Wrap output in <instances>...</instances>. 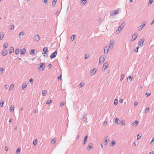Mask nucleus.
Segmentation results:
<instances>
[{
    "label": "nucleus",
    "mask_w": 154,
    "mask_h": 154,
    "mask_svg": "<svg viewBox=\"0 0 154 154\" xmlns=\"http://www.w3.org/2000/svg\"><path fill=\"white\" fill-rule=\"evenodd\" d=\"M118 103V101L117 99H115L114 101V104L115 105H116Z\"/></svg>",
    "instance_id": "b1692460"
},
{
    "label": "nucleus",
    "mask_w": 154,
    "mask_h": 154,
    "mask_svg": "<svg viewBox=\"0 0 154 154\" xmlns=\"http://www.w3.org/2000/svg\"><path fill=\"white\" fill-rule=\"evenodd\" d=\"M51 64H49L48 65V67L50 68H51Z\"/></svg>",
    "instance_id": "338daca9"
},
{
    "label": "nucleus",
    "mask_w": 154,
    "mask_h": 154,
    "mask_svg": "<svg viewBox=\"0 0 154 154\" xmlns=\"http://www.w3.org/2000/svg\"><path fill=\"white\" fill-rule=\"evenodd\" d=\"M3 68H1L0 69V74H2L3 72Z\"/></svg>",
    "instance_id": "58836bf2"
},
{
    "label": "nucleus",
    "mask_w": 154,
    "mask_h": 154,
    "mask_svg": "<svg viewBox=\"0 0 154 154\" xmlns=\"http://www.w3.org/2000/svg\"><path fill=\"white\" fill-rule=\"evenodd\" d=\"M139 48V47H137V51H136V52H137L138 51V48Z\"/></svg>",
    "instance_id": "69168bd1"
},
{
    "label": "nucleus",
    "mask_w": 154,
    "mask_h": 154,
    "mask_svg": "<svg viewBox=\"0 0 154 154\" xmlns=\"http://www.w3.org/2000/svg\"><path fill=\"white\" fill-rule=\"evenodd\" d=\"M5 149L6 151H7L8 150V148L7 147H5Z\"/></svg>",
    "instance_id": "e2e57ef3"
},
{
    "label": "nucleus",
    "mask_w": 154,
    "mask_h": 154,
    "mask_svg": "<svg viewBox=\"0 0 154 154\" xmlns=\"http://www.w3.org/2000/svg\"><path fill=\"white\" fill-rule=\"evenodd\" d=\"M37 140H34V141L33 142V144H34L35 145L37 144Z\"/></svg>",
    "instance_id": "c9c22d12"
},
{
    "label": "nucleus",
    "mask_w": 154,
    "mask_h": 154,
    "mask_svg": "<svg viewBox=\"0 0 154 154\" xmlns=\"http://www.w3.org/2000/svg\"><path fill=\"white\" fill-rule=\"evenodd\" d=\"M109 64L108 62H105L103 65V67L104 68V69H107L108 66Z\"/></svg>",
    "instance_id": "6e6552de"
},
{
    "label": "nucleus",
    "mask_w": 154,
    "mask_h": 154,
    "mask_svg": "<svg viewBox=\"0 0 154 154\" xmlns=\"http://www.w3.org/2000/svg\"><path fill=\"white\" fill-rule=\"evenodd\" d=\"M56 139L55 138H54L51 140V143H53V144H54L55 143V142H56Z\"/></svg>",
    "instance_id": "4be33fe9"
},
{
    "label": "nucleus",
    "mask_w": 154,
    "mask_h": 154,
    "mask_svg": "<svg viewBox=\"0 0 154 154\" xmlns=\"http://www.w3.org/2000/svg\"><path fill=\"white\" fill-rule=\"evenodd\" d=\"M5 88L6 89H7L8 88V86L7 85H5Z\"/></svg>",
    "instance_id": "0e129e2a"
},
{
    "label": "nucleus",
    "mask_w": 154,
    "mask_h": 154,
    "mask_svg": "<svg viewBox=\"0 0 154 154\" xmlns=\"http://www.w3.org/2000/svg\"><path fill=\"white\" fill-rule=\"evenodd\" d=\"M4 103V101H1V103H0V105L1 107H3V105Z\"/></svg>",
    "instance_id": "473e14b6"
},
{
    "label": "nucleus",
    "mask_w": 154,
    "mask_h": 154,
    "mask_svg": "<svg viewBox=\"0 0 154 154\" xmlns=\"http://www.w3.org/2000/svg\"><path fill=\"white\" fill-rule=\"evenodd\" d=\"M149 110V108L147 107L146 108L145 110V112H148Z\"/></svg>",
    "instance_id": "ea45409f"
},
{
    "label": "nucleus",
    "mask_w": 154,
    "mask_h": 154,
    "mask_svg": "<svg viewBox=\"0 0 154 154\" xmlns=\"http://www.w3.org/2000/svg\"><path fill=\"white\" fill-rule=\"evenodd\" d=\"M125 25L124 23H122L120 27H119L118 29L116 31V32L117 33H119V32L120 31L122 30V29L123 27Z\"/></svg>",
    "instance_id": "7ed1b4c3"
},
{
    "label": "nucleus",
    "mask_w": 154,
    "mask_h": 154,
    "mask_svg": "<svg viewBox=\"0 0 154 154\" xmlns=\"http://www.w3.org/2000/svg\"><path fill=\"white\" fill-rule=\"evenodd\" d=\"M14 28V26L13 25H11L10 26V29H13Z\"/></svg>",
    "instance_id": "de8ad7c7"
},
{
    "label": "nucleus",
    "mask_w": 154,
    "mask_h": 154,
    "mask_svg": "<svg viewBox=\"0 0 154 154\" xmlns=\"http://www.w3.org/2000/svg\"><path fill=\"white\" fill-rule=\"evenodd\" d=\"M88 147L89 148V149H90L92 148H93L92 144L91 143L90 144L88 145Z\"/></svg>",
    "instance_id": "7c9ffc66"
},
{
    "label": "nucleus",
    "mask_w": 154,
    "mask_h": 154,
    "mask_svg": "<svg viewBox=\"0 0 154 154\" xmlns=\"http://www.w3.org/2000/svg\"><path fill=\"white\" fill-rule=\"evenodd\" d=\"M121 124L122 125H125V123L124 122V121H122L121 122Z\"/></svg>",
    "instance_id": "603ef678"
},
{
    "label": "nucleus",
    "mask_w": 154,
    "mask_h": 154,
    "mask_svg": "<svg viewBox=\"0 0 154 154\" xmlns=\"http://www.w3.org/2000/svg\"><path fill=\"white\" fill-rule=\"evenodd\" d=\"M20 37L24 35V32H20L19 34Z\"/></svg>",
    "instance_id": "393cba45"
},
{
    "label": "nucleus",
    "mask_w": 154,
    "mask_h": 154,
    "mask_svg": "<svg viewBox=\"0 0 154 154\" xmlns=\"http://www.w3.org/2000/svg\"><path fill=\"white\" fill-rule=\"evenodd\" d=\"M124 76H125V75L124 74H123L121 75V79H120V80H122L123 79Z\"/></svg>",
    "instance_id": "2f4dec72"
},
{
    "label": "nucleus",
    "mask_w": 154,
    "mask_h": 154,
    "mask_svg": "<svg viewBox=\"0 0 154 154\" xmlns=\"http://www.w3.org/2000/svg\"><path fill=\"white\" fill-rule=\"evenodd\" d=\"M64 102H61L60 104V106H63V105H64Z\"/></svg>",
    "instance_id": "a18cd8bd"
},
{
    "label": "nucleus",
    "mask_w": 154,
    "mask_h": 154,
    "mask_svg": "<svg viewBox=\"0 0 154 154\" xmlns=\"http://www.w3.org/2000/svg\"><path fill=\"white\" fill-rule=\"evenodd\" d=\"M48 51V48L47 47H45L43 48V54H46V52Z\"/></svg>",
    "instance_id": "9b49d317"
},
{
    "label": "nucleus",
    "mask_w": 154,
    "mask_h": 154,
    "mask_svg": "<svg viewBox=\"0 0 154 154\" xmlns=\"http://www.w3.org/2000/svg\"><path fill=\"white\" fill-rule=\"evenodd\" d=\"M138 35H136L135 34L132 37V38L131 40V41H134L137 38V37Z\"/></svg>",
    "instance_id": "1a4fd4ad"
},
{
    "label": "nucleus",
    "mask_w": 154,
    "mask_h": 154,
    "mask_svg": "<svg viewBox=\"0 0 154 154\" xmlns=\"http://www.w3.org/2000/svg\"><path fill=\"white\" fill-rule=\"evenodd\" d=\"M138 104V103L137 102H135L134 103V105L135 106H136Z\"/></svg>",
    "instance_id": "bf43d9fd"
},
{
    "label": "nucleus",
    "mask_w": 154,
    "mask_h": 154,
    "mask_svg": "<svg viewBox=\"0 0 154 154\" xmlns=\"http://www.w3.org/2000/svg\"><path fill=\"white\" fill-rule=\"evenodd\" d=\"M105 60V57L104 56H101L99 59V63H100L101 62L103 63L104 62Z\"/></svg>",
    "instance_id": "0eeeda50"
},
{
    "label": "nucleus",
    "mask_w": 154,
    "mask_h": 154,
    "mask_svg": "<svg viewBox=\"0 0 154 154\" xmlns=\"http://www.w3.org/2000/svg\"><path fill=\"white\" fill-rule=\"evenodd\" d=\"M88 138V136H86L84 138V144H85L87 140V139Z\"/></svg>",
    "instance_id": "412c9836"
},
{
    "label": "nucleus",
    "mask_w": 154,
    "mask_h": 154,
    "mask_svg": "<svg viewBox=\"0 0 154 154\" xmlns=\"http://www.w3.org/2000/svg\"><path fill=\"white\" fill-rule=\"evenodd\" d=\"M110 43L109 47V48H112L114 44V42L112 41H110Z\"/></svg>",
    "instance_id": "9d476101"
},
{
    "label": "nucleus",
    "mask_w": 154,
    "mask_h": 154,
    "mask_svg": "<svg viewBox=\"0 0 154 154\" xmlns=\"http://www.w3.org/2000/svg\"><path fill=\"white\" fill-rule=\"evenodd\" d=\"M34 39L35 40L38 41L40 39V37L38 35H35L34 37Z\"/></svg>",
    "instance_id": "423d86ee"
},
{
    "label": "nucleus",
    "mask_w": 154,
    "mask_h": 154,
    "mask_svg": "<svg viewBox=\"0 0 154 154\" xmlns=\"http://www.w3.org/2000/svg\"><path fill=\"white\" fill-rule=\"evenodd\" d=\"M146 22H143V23L140 26V27L141 28V29L143 27H144V26H145V25H146Z\"/></svg>",
    "instance_id": "4468645a"
},
{
    "label": "nucleus",
    "mask_w": 154,
    "mask_h": 154,
    "mask_svg": "<svg viewBox=\"0 0 154 154\" xmlns=\"http://www.w3.org/2000/svg\"><path fill=\"white\" fill-rule=\"evenodd\" d=\"M27 86V85L26 83H24L23 85H22V88L23 89H24V88H26Z\"/></svg>",
    "instance_id": "a878e982"
},
{
    "label": "nucleus",
    "mask_w": 154,
    "mask_h": 154,
    "mask_svg": "<svg viewBox=\"0 0 154 154\" xmlns=\"http://www.w3.org/2000/svg\"><path fill=\"white\" fill-rule=\"evenodd\" d=\"M33 79H32V78H31L29 80V81L31 82H33Z\"/></svg>",
    "instance_id": "5fc2aeb1"
},
{
    "label": "nucleus",
    "mask_w": 154,
    "mask_h": 154,
    "mask_svg": "<svg viewBox=\"0 0 154 154\" xmlns=\"http://www.w3.org/2000/svg\"><path fill=\"white\" fill-rule=\"evenodd\" d=\"M153 2V0H149V3L150 4V5Z\"/></svg>",
    "instance_id": "8fccbe9b"
},
{
    "label": "nucleus",
    "mask_w": 154,
    "mask_h": 154,
    "mask_svg": "<svg viewBox=\"0 0 154 154\" xmlns=\"http://www.w3.org/2000/svg\"><path fill=\"white\" fill-rule=\"evenodd\" d=\"M88 55H87L86 54L85 55V58L87 59L88 57Z\"/></svg>",
    "instance_id": "052dcab7"
},
{
    "label": "nucleus",
    "mask_w": 154,
    "mask_h": 154,
    "mask_svg": "<svg viewBox=\"0 0 154 154\" xmlns=\"http://www.w3.org/2000/svg\"><path fill=\"white\" fill-rule=\"evenodd\" d=\"M14 106H11L10 108V111L11 112H13L14 111Z\"/></svg>",
    "instance_id": "aec40b11"
},
{
    "label": "nucleus",
    "mask_w": 154,
    "mask_h": 154,
    "mask_svg": "<svg viewBox=\"0 0 154 154\" xmlns=\"http://www.w3.org/2000/svg\"><path fill=\"white\" fill-rule=\"evenodd\" d=\"M14 51V48L13 47H11L10 49V54H11Z\"/></svg>",
    "instance_id": "2eb2a0df"
},
{
    "label": "nucleus",
    "mask_w": 154,
    "mask_h": 154,
    "mask_svg": "<svg viewBox=\"0 0 154 154\" xmlns=\"http://www.w3.org/2000/svg\"><path fill=\"white\" fill-rule=\"evenodd\" d=\"M7 54V51L6 50L3 51L2 52V54L3 56H5Z\"/></svg>",
    "instance_id": "ddd939ff"
},
{
    "label": "nucleus",
    "mask_w": 154,
    "mask_h": 154,
    "mask_svg": "<svg viewBox=\"0 0 154 154\" xmlns=\"http://www.w3.org/2000/svg\"><path fill=\"white\" fill-rule=\"evenodd\" d=\"M8 46V44L7 43H5L4 45V48H7Z\"/></svg>",
    "instance_id": "e433bc0d"
},
{
    "label": "nucleus",
    "mask_w": 154,
    "mask_h": 154,
    "mask_svg": "<svg viewBox=\"0 0 154 154\" xmlns=\"http://www.w3.org/2000/svg\"><path fill=\"white\" fill-rule=\"evenodd\" d=\"M146 94L147 96H149L150 95V93H146Z\"/></svg>",
    "instance_id": "4d7b16f0"
},
{
    "label": "nucleus",
    "mask_w": 154,
    "mask_h": 154,
    "mask_svg": "<svg viewBox=\"0 0 154 154\" xmlns=\"http://www.w3.org/2000/svg\"><path fill=\"white\" fill-rule=\"evenodd\" d=\"M44 1L45 4H47V0H44Z\"/></svg>",
    "instance_id": "680f3d73"
},
{
    "label": "nucleus",
    "mask_w": 154,
    "mask_h": 154,
    "mask_svg": "<svg viewBox=\"0 0 154 154\" xmlns=\"http://www.w3.org/2000/svg\"><path fill=\"white\" fill-rule=\"evenodd\" d=\"M144 41V39H140L138 42V45L140 46H143Z\"/></svg>",
    "instance_id": "20e7f679"
},
{
    "label": "nucleus",
    "mask_w": 154,
    "mask_h": 154,
    "mask_svg": "<svg viewBox=\"0 0 154 154\" xmlns=\"http://www.w3.org/2000/svg\"><path fill=\"white\" fill-rule=\"evenodd\" d=\"M19 49H17L16 50L15 52L16 54H18L19 52Z\"/></svg>",
    "instance_id": "c756f323"
},
{
    "label": "nucleus",
    "mask_w": 154,
    "mask_h": 154,
    "mask_svg": "<svg viewBox=\"0 0 154 154\" xmlns=\"http://www.w3.org/2000/svg\"><path fill=\"white\" fill-rule=\"evenodd\" d=\"M132 79V78L131 77V76H130L127 78V80H128V79H129L130 80V81L131 82Z\"/></svg>",
    "instance_id": "f704fd0d"
},
{
    "label": "nucleus",
    "mask_w": 154,
    "mask_h": 154,
    "mask_svg": "<svg viewBox=\"0 0 154 154\" xmlns=\"http://www.w3.org/2000/svg\"><path fill=\"white\" fill-rule=\"evenodd\" d=\"M141 137V135H140L139 134H138V135H137V139H139Z\"/></svg>",
    "instance_id": "49530a36"
},
{
    "label": "nucleus",
    "mask_w": 154,
    "mask_h": 154,
    "mask_svg": "<svg viewBox=\"0 0 154 154\" xmlns=\"http://www.w3.org/2000/svg\"><path fill=\"white\" fill-rule=\"evenodd\" d=\"M57 0H53L52 2V5H55L56 4V2H57Z\"/></svg>",
    "instance_id": "72a5a7b5"
},
{
    "label": "nucleus",
    "mask_w": 154,
    "mask_h": 154,
    "mask_svg": "<svg viewBox=\"0 0 154 154\" xmlns=\"http://www.w3.org/2000/svg\"><path fill=\"white\" fill-rule=\"evenodd\" d=\"M26 52V49L25 48H23L20 50L21 54L22 55L24 54Z\"/></svg>",
    "instance_id": "f8f14e48"
},
{
    "label": "nucleus",
    "mask_w": 154,
    "mask_h": 154,
    "mask_svg": "<svg viewBox=\"0 0 154 154\" xmlns=\"http://www.w3.org/2000/svg\"><path fill=\"white\" fill-rule=\"evenodd\" d=\"M57 51H55L54 52L52 53L50 55V57L51 59H52L55 57L57 54Z\"/></svg>",
    "instance_id": "f03ea898"
},
{
    "label": "nucleus",
    "mask_w": 154,
    "mask_h": 154,
    "mask_svg": "<svg viewBox=\"0 0 154 154\" xmlns=\"http://www.w3.org/2000/svg\"><path fill=\"white\" fill-rule=\"evenodd\" d=\"M96 72V70L95 69H93V70L91 71V73L93 74H94Z\"/></svg>",
    "instance_id": "5701e85b"
},
{
    "label": "nucleus",
    "mask_w": 154,
    "mask_h": 154,
    "mask_svg": "<svg viewBox=\"0 0 154 154\" xmlns=\"http://www.w3.org/2000/svg\"><path fill=\"white\" fill-rule=\"evenodd\" d=\"M47 93V91L46 90L43 91H42V95L44 96Z\"/></svg>",
    "instance_id": "cd10ccee"
},
{
    "label": "nucleus",
    "mask_w": 154,
    "mask_h": 154,
    "mask_svg": "<svg viewBox=\"0 0 154 154\" xmlns=\"http://www.w3.org/2000/svg\"><path fill=\"white\" fill-rule=\"evenodd\" d=\"M20 149L18 148L16 151V153H18L20 152Z\"/></svg>",
    "instance_id": "c03bdc74"
},
{
    "label": "nucleus",
    "mask_w": 154,
    "mask_h": 154,
    "mask_svg": "<svg viewBox=\"0 0 154 154\" xmlns=\"http://www.w3.org/2000/svg\"><path fill=\"white\" fill-rule=\"evenodd\" d=\"M84 85H85V83H84L82 82L79 85L80 87H82V86H83Z\"/></svg>",
    "instance_id": "37998d69"
},
{
    "label": "nucleus",
    "mask_w": 154,
    "mask_h": 154,
    "mask_svg": "<svg viewBox=\"0 0 154 154\" xmlns=\"http://www.w3.org/2000/svg\"><path fill=\"white\" fill-rule=\"evenodd\" d=\"M154 141V137L153 138L151 141L150 142V143H152Z\"/></svg>",
    "instance_id": "864d4df0"
},
{
    "label": "nucleus",
    "mask_w": 154,
    "mask_h": 154,
    "mask_svg": "<svg viewBox=\"0 0 154 154\" xmlns=\"http://www.w3.org/2000/svg\"><path fill=\"white\" fill-rule=\"evenodd\" d=\"M104 142L105 143H106V144H107L108 143V140L107 139L105 138V139H104Z\"/></svg>",
    "instance_id": "79ce46f5"
},
{
    "label": "nucleus",
    "mask_w": 154,
    "mask_h": 154,
    "mask_svg": "<svg viewBox=\"0 0 154 154\" xmlns=\"http://www.w3.org/2000/svg\"><path fill=\"white\" fill-rule=\"evenodd\" d=\"M14 87V85H11L10 87V88H9V90L10 91L12 90L13 89V88Z\"/></svg>",
    "instance_id": "6ab92c4d"
},
{
    "label": "nucleus",
    "mask_w": 154,
    "mask_h": 154,
    "mask_svg": "<svg viewBox=\"0 0 154 154\" xmlns=\"http://www.w3.org/2000/svg\"><path fill=\"white\" fill-rule=\"evenodd\" d=\"M153 154V152H150L149 154Z\"/></svg>",
    "instance_id": "774afa93"
},
{
    "label": "nucleus",
    "mask_w": 154,
    "mask_h": 154,
    "mask_svg": "<svg viewBox=\"0 0 154 154\" xmlns=\"http://www.w3.org/2000/svg\"><path fill=\"white\" fill-rule=\"evenodd\" d=\"M119 120V119L118 118H116L115 119V122L116 123H117V124H118V122Z\"/></svg>",
    "instance_id": "a19ab883"
},
{
    "label": "nucleus",
    "mask_w": 154,
    "mask_h": 154,
    "mask_svg": "<svg viewBox=\"0 0 154 154\" xmlns=\"http://www.w3.org/2000/svg\"><path fill=\"white\" fill-rule=\"evenodd\" d=\"M108 51V49L107 48V46L104 49V52L105 53H107Z\"/></svg>",
    "instance_id": "a211bd4d"
},
{
    "label": "nucleus",
    "mask_w": 154,
    "mask_h": 154,
    "mask_svg": "<svg viewBox=\"0 0 154 154\" xmlns=\"http://www.w3.org/2000/svg\"><path fill=\"white\" fill-rule=\"evenodd\" d=\"M61 76L60 75L58 77V79L59 80H61Z\"/></svg>",
    "instance_id": "6e6d98bb"
},
{
    "label": "nucleus",
    "mask_w": 154,
    "mask_h": 154,
    "mask_svg": "<svg viewBox=\"0 0 154 154\" xmlns=\"http://www.w3.org/2000/svg\"><path fill=\"white\" fill-rule=\"evenodd\" d=\"M30 54L31 55H34L35 54V50H32L30 52Z\"/></svg>",
    "instance_id": "bb28decb"
},
{
    "label": "nucleus",
    "mask_w": 154,
    "mask_h": 154,
    "mask_svg": "<svg viewBox=\"0 0 154 154\" xmlns=\"http://www.w3.org/2000/svg\"><path fill=\"white\" fill-rule=\"evenodd\" d=\"M138 124V122L137 121H135L133 123V125H134L135 126H137Z\"/></svg>",
    "instance_id": "dca6fc26"
},
{
    "label": "nucleus",
    "mask_w": 154,
    "mask_h": 154,
    "mask_svg": "<svg viewBox=\"0 0 154 154\" xmlns=\"http://www.w3.org/2000/svg\"><path fill=\"white\" fill-rule=\"evenodd\" d=\"M4 34L2 33H1L0 34V39L2 40L4 37Z\"/></svg>",
    "instance_id": "f3484780"
},
{
    "label": "nucleus",
    "mask_w": 154,
    "mask_h": 154,
    "mask_svg": "<svg viewBox=\"0 0 154 154\" xmlns=\"http://www.w3.org/2000/svg\"><path fill=\"white\" fill-rule=\"evenodd\" d=\"M52 102V100H49L46 103L47 104H49Z\"/></svg>",
    "instance_id": "4c0bfd02"
},
{
    "label": "nucleus",
    "mask_w": 154,
    "mask_h": 154,
    "mask_svg": "<svg viewBox=\"0 0 154 154\" xmlns=\"http://www.w3.org/2000/svg\"><path fill=\"white\" fill-rule=\"evenodd\" d=\"M81 1H82V3L83 4H85L86 3V0H81Z\"/></svg>",
    "instance_id": "3c124183"
},
{
    "label": "nucleus",
    "mask_w": 154,
    "mask_h": 154,
    "mask_svg": "<svg viewBox=\"0 0 154 154\" xmlns=\"http://www.w3.org/2000/svg\"><path fill=\"white\" fill-rule=\"evenodd\" d=\"M123 100L122 99H120L119 100V102L121 103H122Z\"/></svg>",
    "instance_id": "13d9d810"
},
{
    "label": "nucleus",
    "mask_w": 154,
    "mask_h": 154,
    "mask_svg": "<svg viewBox=\"0 0 154 154\" xmlns=\"http://www.w3.org/2000/svg\"><path fill=\"white\" fill-rule=\"evenodd\" d=\"M111 145L112 146H113L114 145H115V143L114 142H113V141H112L111 143Z\"/></svg>",
    "instance_id": "09e8293b"
},
{
    "label": "nucleus",
    "mask_w": 154,
    "mask_h": 154,
    "mask_svg": "<svg viewBox=\"0 0 154 154\" xmlns=\"http://www.w3.org/2000/svg\"><path fill=\"white\" fill-rule=\"evenodd\" d=\"M45 68L44 64L43 63H42L40 64V65L39 67V69L40 70L42 71Z\"/></svg>",
    "instance_id": "39448f33"
},
{
    "label": "nucleus",
    "mask_w": 154,
    "mask_h": 154,
    "mask_svg": "<svg viewBox=\"0 0 154 154\" xmlns=\"http://www.w3.org/2000/svg\"><path fill=\"white\" fill-rule=\"evenodd\" d=\"M118 12V9L115 10L110 12V15L111 16H113L115 14H117Z\"/></svg>",
    "instance_id": "f257e3e1"
},
{
    "label": "nucleus",
    "mask_w": 154,
    "mask_h": 154,
    "mask_svg": "<svg viewBox=\"0 0 154 154\" xmlns=\"http://www.w3.org/2000/svg\"><path fill=\"white\" fill-rule=\"evenodd\" d=\"M75 38V36L74 35H72L70 39L72 40L73 41Z\"/></svg>",
    "instance_id": "c85d7f7f"
}]
</instances>
